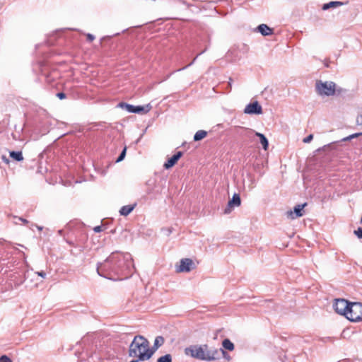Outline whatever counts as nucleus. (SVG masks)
I'll list each match as a JSON object with an SVG mask.
<instances>
[{
	"label": "nucleus",
	"instance_id": "12",
	"mask_svg": "<svg viewBox=\"0 0 362 362\" xmlns=\"http://www.w3.org/2000/svg\"><path fill=\"white\" fill-rule=\"evenodd\" d=\"M182 152L177 151L175 154H174L170 158H169L163 165V167L165 169H169L172 168L182 157Z\"/></svg>",
	"mask_w": 362,
	"mask_h": 362
},
{
	"label": "nucleus",
	"instance_id": "42",
	"mask_svg": "<svg viewBox=\"0 0 362 362\" xmlns=\"http://www.w3.org/2000/svg\"><path fill=\"white\" fill-rule=\"evenodd\" d=\"M37 229L40 230H42V226H37Z\"/></svg>",
	"mask_w": 362,
	"mask_h": 362
},
{
	"label": "nucleus",
	"instance_id": "27",
	"mask_svg": "<svg viewBox=\"0 0 362 362\" xmlns=\"http://www.w3.org/2000/svg\"><path fill=\"white\" fill-rule=\"evenodd\" d=\"M0 362H13L11 359L6 355L0 357Z\"/></svg>",
	"mask_w": 362,
	"mask_h": 362
},
{
	"label": "nucleus",
	"instance_id": "17",
	"mask_svg": "<svg viewBox=\"0 0 362 362\" xmlns=\"http://www.w3.org/2000/svg\"><path fill=\"white\" fill-rule=\"evenodd\" d=\"M230 206H239L241 204V199L238 194L235 193L232 199L228 202Z\"/></svg>",
	"mask_w": 362,
	"mask_h": 362
},
{
	"label": "nucleus",
	"instance_id": "5",
	"mask_svg": "<svg viewBox=\"0 0 362 362\" xmlns=\"http://www.w3.org/2000/svg\"><path fill=\"white\" fill-rule=\"evenodd\" d=\"M346 318L351 322L362 320V303L358 302L351 303Z\"/></svg>",
	"mask_w": 362,
	"mask_h": 362
},
{
	"label": "nucleus",
	"instance_id": "30",
	"mask_svg": "<svg viewBox=\"0 0 362 362\" xmlns=\"http://www.w3.org/2000/svg\"><path fill=\"white\" fill-rule=\"evenodd\" d=\"M313 134H310L308 136H306L305 138H304L303 141L304 143H309V142H310L313 140Z\"/></svg>",
	"mask_w": 362,
	"mask_h": 362
},
{
	"label": "nucleus",
	"instance_id": "16",
	"mask_svg": "<svg viewBox=\"0 0 362 362\" xmlns=\"http://www.w3.org/2000/svg\"><path fill=\"white\" fill-rule=\"evenodd\" d=\"M165 342V339L162 336H158L156 337L154 340V344L152 350L156 351L159 347H160Z\"/></svg>",
	"mask_w": 362,
	"mask_h": 362
},
{
	"label": "nucleus",
	"instance_id": "36",
	"mask_svg": "<svg viewBox=\"0 0 362 362\" xmlns=\"http://www.w3.org/2000/svg\"><path fill=\"white\" fill-rule=\"evenodd\" d=\"M1 160L4 163L8 164L9 163V159L4 155L1 156Z\"/></svg>",
	"mask_w": 362,
	"mask_h": 362
},
{
	"label": "nucleus",
	"instance_id": "33",
	"mask_svg": "<svg viewBox=\"0 0 362 362\" xmlns=\"http://www.w3.org/2000/svg\"><path fill=\"white\" fill-rule=\"evenodd\" d=\"M57 96L60 99V100H62V99H64L66 98V94L64 93V92H58L57 94Z\"/></svg>",
	"mask_w": 362,
	"mask_h": 362
},
{
	"label": "nucleus",
	"instance_id": "11",
	"mask_svg": "<svg viewBox=\"0 0 362 362\" xmlns=\"http://www.w3.org/2000/svg\"><path fill=\"white\" fill-rule=\"evenodd\" d=\"M305 205H306V203L303 204L296 205L293 209V211H287L286 214H287L288 217H290L291 218L294 219L295 218L302 216L303 215V210Z\"/></svg>",
	"mask_w": 362,
	"mask_h": 362
},
{
	"label": "nucleus",
	"instance_id": "10",
	"mask_svg": "<svg viewBox=\"0 0 362 362\" xmlns=\"http://www.w3.org/2000/svg\"><path fill=\"white\" fill-rule=\"evenodd\" d=\"M194 262L191 259L184 258L180 260V265L177 267V272H189L192 270Z\"/></svg>",
	"mask_w": 362,
	"mask_h": 362
},
{
	"label": "nucleus",
	"instance_id": "29",
	"mask_svg": "<svg viewBox=\"0 0 362 362\" xmlns=\"http://www.w3.org/2000/svg\"><path fill=\"white\" fill-rule=\"evenodd\" d=\"M233 206H230V205H229V202H228V203L227 206H226V209H224V214H230V213L231 212V211H232V208H233Z\"/></svg>",
	"mask_w": 362,
	"mask_h": 362
},
{
	"label": "nucleus",
	"instance_id": "28",
	"mask_svg": "<svg viewBox=\"0 0 362 362\" xmlns=\"http://www.w3.org/2000/svg\"><path fill=\"white\" fill-rule=\"evenodd\" d=\"M354 233L357 235L359 239H362V228H358L357 230H354Z\"/></svg>",
	"mask_w": 362,
	"mask_h": 362
},
{
	"label": "nucleus",
	"instance_id": "8",
	"mask_svg": "<svg viewBox=\"0 0 362 362\" xmlns=\"http://www.w3.org/2000/svg\"><path fill=\"white\" fill-rule=\"evenodd\" d=\"M315 90H342L337 85L332 81L322 82L317 81L315 83Z\"/></svg>",
	"mask_w": 362,
	"mask_h": 362
},
{
	"label": "nucleus",
	"instance_id": "2",
	"mask_svg": "<svg viewBox=\"0 0 362 362\" xmlns=\"http://www.w3.org/2000/svg\"><path fill=\"white\" fill-rule=\"evenodd\" d=\"M128 354L129 357L147 361L152 357L154 350L150 348L149 341L144 336L136 335L129 345Z\"/></svg>",
	"mask_w": 362,
	"mask_h": 362
},
{
	"label": "nucleus",
	"instance_id": "7",
	"mask_svg": "<svg viewBox=\"0 0 362 362\" xmlns=\"http://www.w3.org/2000/svg\"><path fill=\"white\" fill-rule=\"evenodd\" d=\"M350 304L351 303L348 300L341 298L335 300L333 307L337 313L346 317Z\"/></svg>",
	"mask_w": 362,
	"mask_h": 362
},
{
	"label": "nucleus",
	"instance_id": "6",
	"mask_svg": "<svg viewBox=\"0 0 362 362\" xmlns=\"http://www.w3.org/2000/svg\"><path fill=\"white\" fill-rule=\"evenodd\" d=\"M117 107L127 110L128 112L137 114H146L150 111L151 107L150 105L134 106L124 102L118 103Z\"/></svg>",
	"mask_w": 362,
	"mask_h": 362
},
{
	"label": "nucleus",
	"instance_id": "39",
	"mask_svg": "<svg viewBox=\"0 0 362 362\" xmlns=\"http://www.w3.org/2000/svg\"><path fill=\"white\" fill-rule=\"evenodd\" d=\"M20 220H21V221H23V223H28V221H27V220H25V219H24V218H20Z\"/></svg>",
	"mask_w": 362,
	"mask_h": 362
},
{
	"label": "nucleus",
	"instance_id": "38",
	"mask_svg": "<svg viewBox=\"0 0 362 362\" xmlns=\"http://www.w3.org/2000/svg\"><path fill=\"white\" fill-rule=\"evenodd\" d=\"M251 182H252V183H251V185L250 187V189H252L255 187V180L252 179Z\"/></svg>",
	"mask_w": 362,
	"mask_h": 362
},
{
	"label": "nucleus",
	"instance_id": "37",
	"mask_svg": "<svg viewBox=\"0 0 362 362\" xmlns=\"http://www.w3.org/2000/svg\"><path fill=\"white\" fill-rule=\"evenodd\" d=\"M36 274L42 278H45L46 276V273L43 271L37 272Z\"/></svg>",
	"mask_w": 362,
	"mask_h": 362
},
{
	"label": "nucleus",
	"instance_id": "13",
	"mask_svg": "<svg viewBox=\"0 0 362 362\" xmlns=\"http://www.w3.org/2000/svg\"><path fill=\"white\" fill-rule=\"evenodd\" d=\"M257 30L263 36L271 35L273 33L272 29L266 24L259 25Z\"/></svg>",
	"mask_w": 362,
	"mask_h": 362
},
{
	"label": "nucleus",
	"instance_id": "40",
	"mask_svg": "<svg viewBox=\"0 0 362 362\" xmlns=\"http://www.w3.org/2000/svg\"><path fill=\"white\" fill-rule=\"evenodd\" d=\"M139 361H141L140 360H139V358H136V359L135 360H132L130 362H139Z\"/></svg>",
	"mask_w": 362,
	"mask_h": 362
},
{
	"label": "nucleus",
	"instance_id": "24",
	"mask_svg": "<svg viewBox=\"0 0 362 362\" xmlns=\"http://www.w3.org/2000/svg\"><path fill=\"white\" fill-rule=\"evenodd\" d=\"M126 151H127V148L125 147L122 151L121 152L120 155L119 156V157L117 158V160L116 162H120L122 160H124L125 156H126Z\"/></svg>",
	"mask_w": 362,
	"mask_h": 362
},
{
	"label": "nucleus",
	"instance_id": "43",
	"mask_svg": "<svg viewBox=\"0 0 362 362\" xmlns=\"http://www.w3.org/2000/svg\"><path fill=\"white\" fill-rule=\"evenodd\" d=\"M59 233L60 235H62V230H59Z\"/></svg>",
	"mask_w": 362,
	"mask_h": 362
},
{
	"label": "nucleus",
	"instance_id": "3",
	"mask_svg": "<svg viewBox=\"0 0 362 362\" xmlns=\"http://www.w3.org/2000/svg\"><path fill=\"white\" fill-rule=\"evenodd\" d=\"M186 356L200 361H212L219 358L218 349H209L207 344L191 345L184 350Z\"/></svg>",
	"mask_w": 362,
	"mask_h": 362
},
{
	"label": "nucleus",
	"instance_id": "1",
	"mask_svg": "<svg viewBox=\"0 0 362 362\" xmlns=\"http://www.w3.org/2000/svg\"><path fill=\"white\" fill-rule=\"evenodd\" d=\"M134 270L130 253L115 251L97 266V272L100 276L117 281L131 276Z\"/></svg>",
	"mask_w": 362,
	"mask_h": 362
},
{
	"label": "nucleus",
	"instance_id": "35",
	"mask_svg": "<svg viewBox=\"0 0 362 362\" xmlns=\"http://www.w3.org/2000/svg\"><path fill=\"white\" fill-rule=\"evenodd\" d=\"M87 40L90 42H92L95 39V36L92 34L88 33L86 35Z\"/></svg>",
	"mask_w": 362,
	"mask_h": 362
},
{
	"label": "nucleus",
	"instance_id": "23",
	"mask_svg": "<svg viewBox=\"0 0 362 362\" xmlns=\"http://www.w3.org/2000/svg\"><path fill=\"white\" fill-rule=\"evenodd\" d=\"M318 94L322 97V99L326 96L334 95L337 92H317Z\"/></svg>",
	"mask_w": 362,
	"mask_h": 362
},
{
	"label": "nucleus",
	"instance_id": "18",
	"mask_svg": "<svg viewBox=\"0 0 362 362\" xmlns=\"http://www.w3.org/2000/svg\"><path fill=\"white\" fill-rule=\"evenodd\" d=\"M134 209V205L123 206L119 210V214L122 216H126L129 215L133 211Z\"/></svg>",
	"mask_w": 362,
	"mask_h": 362
},
{
	"label": "nucleus",
	"instance_id": "20",
	"mask_svg": "<svg viewBox=\"0 0 362 362\" xmlns=\"http://www.w3.org/2000/svg\"><path fill=\"white\" fill-rule=\"evenodd\" d=\"M207 135V132L204 130H199L197 131L194 136V141H200L202 139H203L204 138H205Z\"/></svg>",
	"mask_w": 362,
	"mask_h": 362
},
{
	"label": "nucleus",
	"instance_id": "41",
	"mask_svg": "<svg viewBox=\"0 0 362 362\" xmlns=\"http://www.w3.org/2000/svg\"><path fill=\"white\" fill-rule=\"evenodd\" d=\"M329 146V145H325V146H323V148H325H325H328Z\"/></svg>",
	"mask_w": 362,
	"mask_h": 362
},
{
	"label": "nucleus",
	"instance_id": "21",
	"mask_svg": "<svg viewBox=\"0 0 362 362\" xmlns=\"http://www.w3.org/2000/svg\"><path fill=\"white\" fill-rule=\"evenodd\" d=\"M223 349L233 351L234 349V344L228 339H225L222 342Z\"/></svg>",
	"mask_w": 362,
	"mask_h": 362
},
{
	"label": "nucleus",
	"instance_id": "34",
	"mask_svg": "<svg viewBox=\"0 0 362 362\" xmlns=\"http://www.w3.org/2000/svg\"><path fill=\"white\" fill-rule=\"evenodd\" d=\"M356 122L358 125H362V115L357 116Z\"/></svg>",
	"mask_w": 362,
	"mask_h": 362
},
{
	"label": "nucleus",
	"instance_id": "15",
	"mask_svg": "<svg viewBox=\"0 0 362 362\" xmlns=\"http://www.w3.org/2000/svg\"><path fill=\"white\" fill-rule=\"evenodd\" d=\"M255 135L259 138L260 144L264 150H267L269 146V142L267 137L262 133L255 132Z\"/></svg>",
	"mask_w": 362,
	"mask_h": 362
},
{
	"label": "nucleus",
	"instance_id": "31",
	"mask_svg": "<svg viewBox=\"0 0 362 362\" xmlns=\"http://www.w3.org/2000/svg\"><path fill=\"white\" fill-rule=\"evenodd\" d=\"M205 51H206V49H204V51H202V52H200L199 54H197V57L193 59V61H192L190 64H189L187 66H186L183 67L182 69H178L177 71H180V70L185 69V68H187V66H191V65L194 63V62L196 60V59L197 58V57H198L199 55L202 54V53H204Z\"/></svg>",
	"mask_w": 362,
	"mask_h": 362
},
{
	"label": "nucleus",
	"instance_id": "26",
	"mask_svg": "<svg viewBox=\"0 0 362 362\" xmlns=\"http://www.w3.org/2000/svg\"><path fill=\"white\" fill-rule=\"evenodd\" d=\"M219 351V353L221 352L222 355H223V357L224 358H226V360L228 361H230V356L228 355V354L223 349H218Z\"/></svg>",
	"mask_w": 362,
	"mask_h": 362
},
{
	"label": "nucleus",
	"instance_id": "32",
	"mask_svg": "<svg viewBox=\"0 0 362 362\" xmlns=\"http://www.w3.org/2000/svg\"><path fill=\"white\" fill-rule=\"evenodd\" d=\"M93 230L95 233H100L103 230V226H97L93 228Z\"/></svg>",
	"mask_w": 362,
	"mask_h": 362
},
{
	"label": "nucleus",
	"instance_id": "4",
	"mask_svg": "<svg viewBox=\"0 0 362 362\" xmlns=\"http://www.w3.org/2000/svg\"><path fill=\"white\" fill-rule=\"evenodd\" d=\"M249 51V47L245 44L236 45L232 47L227 52V57L233 62L240 60L243 55Z\"/></svg>",
	"mask_w": 362,
	"mask_h": 362
},
{
	"label": "nucleus",
	"instance_id": "19",
	"mask_svg": "<svg viewBox=\"0 0 362 362\" xmlns=\"http://www.w3.org/2000/svg\"><path fill=\"white\" fill-rule=\"evenodd\" d=\"M9 155L11 158L16 161H22L23 160V156L21 151H10Z\"/></svg>",
	"mask_w": 362,
	"mask_h": 362
},
{
	"label": "nucleus",
	"instance_id": "9",
	"mask_svg": "<svg viewBox=\"0 0 362 362\" xmlns=\"http://www.w3.org/2000/svg\"><path fill=\"white\" fill-rule=\"evenodd\" d=\"M244 113L248 115H259L262 113V106L255 100L247 105L244 109Z\"/></svg>",
	"mask_w": 362,
	"mask_h": 362
},
{
	"label": "nucleus",
	"instance_id": "14",
	"mask_svg": "<svg viewBox=\"0 0 362 362\" xmlns=\"http://www.w3.org/2000/svg\"><path fill=\"white\" fill-rule=\"evenodd\" d=\"M342 5H344V3L341 2V1H330L329 3L324 4L322 5V9L324 10V11H326V10H328L329 8H334L341 6Z\"/></svg>",
	"mask_w": 362,
	"mask_h": 362
},
{
	"label": "nucleus",
	"instance_id": "22",
	"mask_svg": "<svg viewBox=\"0 0 362 362\" xmlns=\"http://www.w3.org/2000/svg\"><path fill=\"white\" fill-rule=\"evenodd\" d=\"M157 362H172V356L170 354H167L159 357Z\"/></svg>",
	"mask_w": 362,
	"mask_h": 362
},
{
	"label": "nucleus",
	"instance_id": "25",
	"mask_svg": "<svg viewBox=\"0 0 362 362\" xmlns=\"http://www.w3.org/2000/svg\"><path fill=\"white\" fill-rule=\"evenodd\" d=\"M361 134H362V133L353 134L351 135H349V136H346V137L342 139V141H349V140H351V139H352L354 138H356V137H357V136H358L359 135H361Z\"/></svg>",
	"mask_w": 362,
	"mask_h": 362
}]
</instances>
